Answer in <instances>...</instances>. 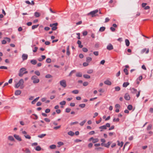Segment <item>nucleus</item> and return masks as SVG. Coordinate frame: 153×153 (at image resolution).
Here are the masks:
<instances>
[{
	"label": "nucleus",
	"mask_w": 153,
	"mask_h": 153,
	"mask_svg": "<svg viewBox=\"0 0 153 153\" xmlns=\"http://www.w3.org/2000/svg\"><path fill=\"white\" fill-rule=\"evenodd\" d=\"M58 25L57 23H55L53 24H51L50 25V27H52L53 26H56Z\"/></svg>",
	"instance_id": "c85d7f7f"
},
{
	"label": "nucleus",
	"mask_w": 153,
	"mask_h": 153,
	"mask_svg": "<svg viewBox=\"0 0 153 153\" xmlns=\"http://www.w3.org/2000/svg\"><path fill=\"white\" fill-rule=\"evenodd\" d=\"M99 141V140L98 139V138H95V139H94V140H93V141H92V142L93 143H95L97 142H98Z\"/></svg>",
	"instance_id": "4c0bfd02"
},
{
	"label": "nucleus",
	"mask_w": 153,
	"mask_h": 153,
	"mask_svg": "<svg viewBox=\"0 0 153 153\" xmlns=\"http://www.w3.org/2000/svg\"><path fill=\"white\" fill-rule=\"evenodd\" d=\"M21 93V91L19 90H16L15 91V95H19Z\"/></svg>",
	"instance_id": "a211bd4d"
},
{
	"label": "nucleus",
	"mask_w": 153,
	"mask_h": 153,
	"mask_svg": "<svg viewBox=\"0 0 153 153\" xmlns=\"http://www.w3.org/2000/svg\"><path fill=\"white\" fill-rule=\"evenodd\" d=\"M99 128L103 129H106L107 128L105 125H103L102 126H100L99 127Z\"/></svg>",
	"instance_id": "c9c22d12"
},
{
	"label": "nucleus",
	"mask_w": 153,
	"mask_h": 153,
	"mask_svg": "<svg viewBox=\"0 0 153 153\" xmlns=\"http://www.w3.org/2000/svg\"><path fill=\"white\" fill-rule=\"evenodd\" d=\"M22 134H24V136L26 138L30 139H31V137L29 135L27 134V133L25 131H23L22 130Z\"/></svg>",
	"instance_id": "39448f33"
},
{
	"label": "nucleus",
	"mask_w": 153,
	"mask_h": 153,
	"mask_svg": "<svg viewBox=\"0 0 153 153\" xmlns=\"http://www.w3.org/2000/svg\"><path fill=\"white\" fill-rule=\"evenodd\" d=\"M46 135V134H41L39 135L38 136V137L42 138Z\"/></svg>",
	"instance_id": "5701e85b"
},
{
	"label": "nucleus",
	"mask_w": 153,
	"mask_h": 153,
	"mask_svg": "<svg viewBox=\"0 0 153 153\" xmlns=\"http://www.w3.org/2000/svg\"><path fill=\"white\" fill-rule=\"evenodd\" d=\"M24 83V81L23 79H20L19 82L15 84V88H18L19 86L21 89H22L24 88V86H23V84Z\"/></svg>",
	"instance_id": "f257e3e1"
},
{
	"label": "nucleus",
	"mask_w": 153,
	"mask_h": 153,
	"mask_svg": "<svg viewBox=\"0 0 153 153\" xmlns=\"http://www.w3.org/2000/svg\"><path fill=\"white\" fill-rule=\"evenodd\" d=\"M52 27V30H55L57 29V27L56 26H53Z\"/></svg>",
	"instance_id": "680f3d73"
},
{
	"label": "nucleus",
	"mask_w": 153,
	"mask_h": 153,
	"mask_svg": "<svg viewBox=\"0 0 153 153\" xmlns=\"http://www.w3.org/2000/svg\"><path fill=\"white\" fill-rule=\"evenodd\" d=\"M34 16L36 17H38L40 16V14L39 13L36 12L34 13Z\"/></svg>",
	"instance_id": "412c9836"
},
{
	"label": "nucleus",
	"mask_w": 153,
	"mask_h": 153,
	"mask_svg": "<svg viewBox=\"0 0 153 153\" xmlns=\"http://www.w3.org/2000/svg\"><path fill=\"white\" fill-rule=\"evenodd\" d=\"M44 120L45 121L47 122H49L50 120L48 118H46L44 119Z\"/></svg>",
	"instance_id": "338daca9"
},
{
	"label": "nucleus",
	"mask_w": 153,
	"mask_h": 153,
	"mask_svg": "<svg viewBox=\"0 0 153 153\" xmlns=\"http://www.w3.org/2000/svg\"><path fill=\"white\" fill-rule=\"evenodd\" d=\"M72 92L74 94H77L79 93V91L77 90H73Z\"/></svg>",
	"instance_id": "f704fd0d"
},
{
	"label": "nucleus",
	"mask_w": 153,
	"mask_h": 153,
	"mask_svg": "<svg viewBox=\"0 0 153 153\" xmlns=\"http://www.w3.org/2000/svg\"><path fill=\"white\" fill-rule=\"evenodd\" d=\"M130 90L132 93L134 94H135L137 91V90L134 88H132L130 89Z\"/></svg>",
	"instance_id": "9b49d317"
},
{
	"label": "nucleus",
	"mask_w": 153,
	"mask_h": 153,
	"mask_svg": "<svg viewBox=\"0 0 153 153\" xmlns=\"http://www.w3.org/2000/svg\"><path fill=\"white\" fill-rule=\"evenodd\" d=\"M93 70L92 69L89 70L87 71V73L89 74H91L93 73Z\"/></svg>",
	"instance_id": "c03bdc74"
},
{
	"label": "nucleus",
	"mask_w": 153,
	"mask_h": 153,
	"mask_svg": "<svg viewBox=\"0 0 153 153\" xmlns=\"http://www.w3.org/2000/svg\"><path fill=\"white\" fill-rule=\"evenodd\" d=\"M35 74L38 76H39L40 75V73L38 71H35Z\"/></svg>",
	"instance_id": "79ce46f5"
},
{
	"label": "nucleus",
	"mask_w": 153,
	"mask_h": 153,
	"mask_svg": "<svg viewBox=\"0 0 153 153\" xmlns=\"http://www.w3.org/2000/svg\"><path fill=\"white\" fill-rule=\"evenodd\" d=\"M82 76V74L81 73H77L76 74V76L77 77H81Z\"/></svg>",
	"instance_id": "e433bc0d"
},
{
	"label": "nucleus",
	"mask_w": 153,
	"mask_h": 153,
	"mask_svg": "<svg viewBox=\"0 0 153 153\" xmlns=\"http://www.w3.org/2000/svg\"><path fill=\"white\" fill-rule=\"evenodd\" d=\"M26 69L24 68H21L19 70V76L22 77L23 75V72L26 70Z\"/></svg>",
	"instance_id": "423d86ee"
},
{
	"label": "nucleus",
	"mask_w": 153,
	"mask_h": 153,
	"mask_svg": "<svg viewBox=\"0 0 153 153\" xmlns=\"http://www.w3.org/2000/svg\"><path fill=\"white\" fill-rule=\"evenodd\" d=\"M93 145V144L92 143H90L88 144V147L89 148H91L92 147Z\"/></svg>",
	"instance_id": "bf43d9fd"
},
{
	"label": "nucleus",
	"mask_w": 153,
	"mask_h": 153,
	"mask_svg": "<svg viewBox=\"0 0 153 153\" xmlns=\"http://www.w3.org/2000/svg\"><path fill=\"white\" fill-rule=\"evenodd\" d=\"M92 60V58L91 57H88L86 58V62H90Z\"/></svg>",
	"instance_id": "4be33fe9"
},
{
	"label": "nucleus",
	"mask_w": 153,
	"mask_h": 153,
	"mask_svg": "<svg viewBox=\"0 0 153 153\" xmlns=\"http://www.w3.org/2000/svg\"><path fill=\"white\" fill-rule=\"evenodd\" d=\"M35 149L36 151H40L41 150V148L40 146H38L35 148Z\"/></svg>",
	"instance_id": "aec40b11"
},
{
	"label": "nucleus",
	"mask_w": 153,
	"mask_h": 153,
	"mask_svg": "<svg viewBox=\"0 0 153 153\" xmlns=\"http://www.w3.org/2000/svg\"><path fill=\"white\" fill-rule=\"evenodd\" d=\"M38 49V48L37 47H35L34 48V49L33 50V52H36L37 51V50Z\"/></svg>",
	"instance_id": "6e6d98bb"
},
{
	"label": "nucleus",
	"mask_w": 153,
	"mask_h": 153,
	"mask_svg": "<svg viewBox=\"0 0 153 153\" xmlns=\"http://www.w3.org/2000/svg\"><path fill=\"white\" fill-rule=\"evenodd\" d=\"M14 137L19 141H21L22 140L21 138L18 135L15 134L14 135Z\"/></svg>",
	"instance_id": "9d476101"
},
{
	"label": "nucleus",
	"mask_w": 153,
	"mask_h": 153,
	"mask_svg": "<svg viewBox=\"0 0 153 153\" xmlns=\"http://www.w3.org/2000/svg\"><path fill=\"white\" fill-rule=\"evenodd\" d=\"M95 149L96 150H97L98 151H100L101 150H103V148L101 147H96L95 148Z\"/></svg>",
	"instance_id": "b1692460"
},
{
	"label": "nucleus",
	"mask_w": 153,
	"mask_h": 153,
	"mask_svg": "<svg viewBox=\"0 0 153 153\" xmlns=\"http://www.w3.org/2000/svg\"><path fill=\"white\" fill-rule=\"evenodd\" d=\"M0 69H7V67L4 66H1L0 67Z\"/></svg>",
	"instance_id": "864d4df0"
},
{
	"label": "nucleus",
	"mask_w": 153,
	"mask_h": 153,
	"mask_svg": "<svg viewBox=\"0 0 153 153\" xmlns=\"http://www.w3.org/2000/svg\"><path fill=\"white\" fill-rule=\"evenodd\" d=\"M107 49L108 50H111L113 49V45L111 44H109L107 46Z\"/></svg>",
	"instance_id": "0eeeda50"
},
{
	"label": "nucleus",
	"mask_w": 153,
	"mask_h": 153,
	"mask_svg": "<svg viewBox=\"0 0 153 153\" xmlns=\"http://www.w3.org/2000/svg\"><path fill=\"white\" fill-rule=\"evenodd\" d=\"M82 51L85 52H86L88 51V50L87 48H82Z\"/></svg>",
	"instance_id": "8fccbe9b"
},
{
	"label": "nucleus",
	"mask_w": 153,
	"mask_h": 153,
	"mask_svg": "<svg viewBox=\"0 0 153 153\" xmlns=\"http://www.w3.org/2000/svg\"><path fill=\"white\" fill-rule=\"evenodd\" d=\"M125 42L126 43V45L127 47L130 44V42L129 40L128 39H126L125 40Z\"/></svg>",
	"instance_id": "2eb2a0df"
},
{
	"label": "nucleus",
	"mask_w": 153,
	"mask_h": 153,
	"mask_svg": "<svg viewBox=\"0 0 153 153\" xmlns=\"http://www.w3.org/2000/svg\"><path fill=\"white\" fill-rule=\"evenodd\" d=\"M119 119L118 118H117L116 119L115 118H114L113 119V121L114 122H118L119 121Z\"/></svg>",
	"instance_id": "603ef678"
},
{
	"label": "nucleus",
	"mask_w": 153,
	"mask_h": 153,
	"mask_svg": "<svg viewBox=\"0 0 153 153\" xmlns=\"http://www.w3.org/2000/svg\"><path fill=\"white\" fill-rule=\"evenodd\" d=\"M147 4L146 3H143L142 4V6L143 7H145Z\"/></svg>",
	"instance_id": "e2e57ef3"
},
{
	"label": "nucleus",
	"mask_w": 153,
	"mask_h": 153,
	"mask_svg": "<svg viewBox=\"0 0 153 153\" xmlns=\"http://www.w3.org/2000/svg\"><path fill=\"white\" fill-rule=\"evenodd\" d=\"M60 84L62 87L65 88L67 86L66 81L65 79H63L59 82Z\"/></svg>",
	"instance_id": "20e7f679"
},
{
	"label": "nucleus",
	"mask_w": 153,
	"mask_h": 153,
	"mask_svg": "<svg viewBox=\"0 0 153 153\" xmlns=\"http://www.w3.org/2000/svg\"><path fill=\"white\" fill-rule=\"evenodd\" d=\"M30 63L34 65H36L37 63V61L35 59H33L30 61Z\"/></svg>",
	"instance_id": "4468645a"
},
{
	"label": "nucleus",
	"mask_w": 153,
	"mask_h": 153,
	"mask_svg": "<svg viewBox=\"0 0 153 153\" xmlns=\"http://www.w3.org/2000/svg\"><path fill=\"white\" fill-rule=\"evenodd\" d=\"M111 143V142H110V141L108 142L107 144H105V146L108 148L109 147V146Z\"/></svg>",
	"instance_id": "6ab92c4d"
},
{
	"label": "nucleus",
	"mask_w": 153,
	"mask_h": 153,
	"mask_svg": "<svg viewBox=\"0 0 153 153\" xmlns=\"http://www.w3.org/2000/svg\"><path fill=\"white\" fill-rule=\"evenodd\" d=\"M129 83L128 82H124L123 85V87H126L129 85Z\"/></svg>",
	"instance_id": "dca6fc26"
},
{
	"label": "nucleus",
	"mask_w": 153,
	"mask_h": 153,
	"mask_svg": "<svg viewBox=\"0 0 153 153\" xmlns=\"http://www.w3.org/2000/svg\"><path fill=\"white\" fill-rule=\"evenodd\" d=\"M93 53L96 56H97L99 55V52L98 51H94L93 52Z\"/></svg>",
	"instance_id": "3c124183"
},
{
	"label": "nucleus",
	"mask_w": 153,
	"mask_h": 153,
	"mask_svg": "<svg viewBox=\"0 0 153 153\" xmlns=\"http://www.w3.org/2000/svg\"><path fill=\"white\" fill-rule=\"evenodd\" d=\"M45 77L46 78H50L52 77V76L50 74H47L45 76Z\"/></svg>",
	"instance_id": "473e14b6"
},
{
	"label": "nucleus",
	"mask_w": 153,
	"mask_h": 153,
	"mask_svg": "<svg viewBox=\"0 0 153 153\" xmlns=\"http://www.w3.org/2000/svg\"><path fill=\"white\" fill-rule=\"evenodd\" d=\"M104 84L108 85H110L111 84V82L108 80H106L104 81Z\"/></svg>",
	"instance_id": "ddd939ff"
},
{
	"label": "nucleus",
	"mask_w": 153,
	"mask_h": 153,
	"mask_svg": "<svg viewBox=\"0 0 153 153\" xmlns=\"http://www.w3.org/2000/svg\"><path fill=\"white\" fill-rule=\"evenodd\" d=\"M132 108L133 107L131 105H128L127 107V108L129 110H131L132 109Z\"/></svg>",
	"instance_id": "c756f323"
},
{
	"label": "nucleus",
	"mask_w": 153,
	"mask_h": 153,
	"mask_svg": "<svg viewBox=\"0 0 153 153\" xmlns=\"http://www.w3.org/2000/svg\"><path fill=\"white\" fill-rule=\"evenodd\" d=\"M88 62H85L83 63V65L85 67L88 65Z\"/></svg>",
	"instance_id": "4d7b16f0"
},
{
	"label": "nucleus",
	"mask_w": 153,
	"mask_h": 153,
	"mask_svg": "<svg viewBox=\"0 0 153 153\" xmlns=\"http://www.w3.org/2000/svg\"><path fill=\"white\" fill-rule=\"evenodd\" d=\"M75 72V70H73L71 71V72L70 73L69 76H71L72 74L74 73Z\"/></svg>",
	"instance_id": "052dcab7"
},
{
	"label": "nucleus",
	"mask_w": 153,
	"mask_h": 153,
	"mask_svg": "<svg viewBox=\"0 0 153 153\" xmlns=\"http://www.w3.org/2000/svg\"><path fill=\"white\" fill-rule=\"evenodd\" d=\"M68 134L71 136H73L74 135V133L72 131H70L68 132Z\"/></svg>",
	"instance_id": "2f4dec72"
},
{
	"label": "nucleus",
	"mask_w": 153,
	"mask_h": 153,
	"mask_svg": "<svg viewBox=\"0 0 153 153\" xmlns=\"http://www.w3.org/2000/svg\"><path fill=\"white\" fill-rule=\"evenodd\" d=\"M98 12V10H95L92 11L90 12V13L87 14V15L89 16L91 15L92 17H94L97 16L98 15L96 13Z\"/></svg>",
	"instance_id": "7ed1b4c3"
},
{
	"label": "nucleus",
	"mask_w": 153,
	"mask_h": 153,
	"mask_svg": "<svg viewBox=\"0 0 153 153\" xmlns=\"http://www.w3.org/2000/svg\"><path fill=\"white\" fill-rule=\"evenodd\" d=\"M88 33L87 31H84L83 32L82 34L83 36H85L87 35Z\"/></svg>",
	"instance_id": "69168bd1"
},
{
	"label": "nucleus",
	"mask_w": 153,
	"mask_h": 153,
	"mask_svg": "<svg viewBox=\"0 0 153 153\" xmlns=\"http://www.w3.org/2000/svg\"><path fill=\"white\" fill-rule=\"evenodd\" d=\"M123 71L125 73V74L126 75H128V70L126 68H124L123 70Z\"/></svg>",
	"instance_id": "58836bf2"
},
{
	"label": "nucleus",
	"mask_w": 153,
	"mask_h": 153,
	"mask_svg": "<svg viewBox=\"0 0 153 153\" xmlns=\"http://www.w3.org/2000/svg\"><path fill=\"white\" fill-rule=\"evenodd\" d=\"M46 62L48 63H50L51 62V59L49 58H48L46 59Z\"/></svg>",
	"instance_id": "de8ad7c7"
},
{
	"label": "nucleus",
	"mask_w": 153,
	"mask_h": 153,
	"mask_svg": "<svg viewBox=\"0 0 153 153\" xmlns=\"http://www.w3.org/2000/svg\"><path fill=\"white\" fill-rule=\"evenodd\" d=\"M105 28L104 27H100L99 29V31L100 32H103L105 30Z\"/></svg>",
	"instance_id": "393cba45"
},
{
	"label": "nucleus",
	"mask_w": 153,
	"mask_h": 153,
	"mask_svg": "<svg viewBox=\"0 0 153 153\" xmlns=\"http://www.w3.org/2000/svg\"><path fill=\"white\" fill-rule=\"evenodd\" d=\"M86 121V120H84L79 123L80 125L81 126H83Z\"/></svg>",
	"instance_id": "7c9ffc66"
},
{
	"label": "nucleus",
	"mask_w": 153,
	"mask_h": 153,
	"mask_svg": "<svg viewBox=\"0 0 153 153\" xmlns=\"http://www.w3.org/2000/svg\"><path fill=\"white\" fill-rule=\"evenodd\" d=\"M8 140L10 141H14V139L13 137L11 136H9L8 138Z\"/></svg>",
	"instance_id": "f8f14e48"
},
{
	"label": "nucleus",
	"mask_w": 153,
	"mask_h": 153,
	"mask_svg": "<svg viewBox=\"0 0 153 153\" xmlns=\"http://www.w3.org/2000/svg\"><path fill=\"white\" fill-rule=\"evenodd\" d=\"M83 76L86 79H89L90 78V76L88 74H84L83 75Z\"/></svg>",
	"instance_id": "bb28decb"
},
{
	"label": "nucleus",
	"mask_w": 153,
	"mask_h": 153,
	"mask_svg": "<svg viewBox=\"0 0 153 153\" xmlns=\"http://www.w3.org/2000/svg\"><path fill=\"white\" fill-rule=\"evenodd\" d=\"M88 82H84L83 83V85L84 86H86L88 85Z\"/></svg>",
	"instance_id": "13d9d810"
},
{
	"label": "nucleus",
	"mask_w": 153,
	"mask_h": 153,
	"mask_svg": "<svg viewBox=\"0 0 153 153\" xmlns=\"http://www.w3.org/2000/svg\"><path fill=\"white\" fill-rule=\"evenodd\" d=\"M56 147V146L55 145H52L50 146V148L51 149H55Z\"/></svg>",
	"instance_id": "a878e982"
},
{
	"label": "nucleus",
	"mask_w": 153,
	"mask_h": 153,
	"mask_svg": "<svg viewBox=\"0 0 153 153\" xmlns=\"http://www.w3.org/2000/svg\"><path fill=\"white\" fill-rule=\"evenodd\" d=\"M85 106V104H82L79 105V106L81 108H84Z\"/></svg>",
	"instance_id": "ea45409f"
},
{
	"label": "nucleus",
	"mask_w": 153,
	"mask_h": 153,
	"mask_svg": "<svg viewBox=\"0 0 153 153\" xmlns=\"http://www.w3.org/2000/svg\"><path fill=\"white\" fill-rule=\"evenodd\" d=\"M118 144L117 145L119 146H120L121 147H122L123 145V142H121V143H120L119 141H117Z\"/></svg>",
	"instance_id": "cd10ccee"
},
{
	"label": "nucleus",
	"mask_w": 153,
	"mask_h": 153,
	"mask_svg": "<svg viewBox=\"0 0 153 153\" xmlns=\"http://www.w3.org/2000/svg\"><path fill=\"white\" fill-rule=\"evenodd\" d=\"M42 105V103L40 102H38L36 103V105L37 106H40Z\"/></svg>",
	"instance_id": "774afa93"
},
{
	"label": "nucleus",
	"mask_w": 153,
	"mask_h": 153,
	"mask_svg": "<svg viewBox=\"0 0 153 153\" xmlns=\"http://www.w3.org/2000/svg\"><path fill=\"white\" fill-rule=\"evenodd\" d=\"M39 98V97H36V99H34L33 101H32L31 103L33 104H35L36 102L38 100Z\"/></svg>",
	"instance_id": "f3484780"
},
{
	"label": "nucleus",
	"mask_w": 153,
	"mask_h": 153,
	"mask_svg": "<svg viewBox=\"0 0 153 153\" xmlns=\"http://www.w3.org/2000/svg\"><path fill=\"white\" fill-rule=\"evenodd\" d=\"M66 104V102L65 101H63L59 103V104L61 105H65Z\"/></svg>",
	"instance_id": "a18cd8bd"
},
{
	"label": "nucleus",
	"mask_w": 153,
	"mask_h": 153,
	"mask_svg": "<svg viewBox=\"0 0 153 153\" xmlns=\"http://www.w3.org/2000/svg\"><path fill=\"white\" fill-rule=\"evenodd\" d=\"M124 98L126 100H129L130 99V97L128 93H126L125 95Z\"/></svg>",
	"instance_id": "6e6552de"
},
{
	"label": "nucleus",
	"mask_w": 153,
	"mask_h": 153,
	"mask_svg": "<svg viewBox=\"0 0 153 153\" xmlns=\"http://www.w3.org/2000/svg\"><path fill=\"white\" fill-rule=\"evenodd\" d=\"M39 25H33L32 26V29H33H33H34L35 28H37L38 27V26H39Z\"/></svg>",
	"instance_id": "72a5a7b5"
},
{
	"label": "nucleus",
	"mask_w": 153,
	"mask_h": 153,
	"mask_svg": "<svg viewBox=\"0 0 153 153\" xmlns=\"http://www.w3.org/2000/svg\"><path fill=\"white\" fill-rule=\"evenodd\" d=\"M78 122H72L71 123H70V125L71 126H72V125H75V124H78Z\"/></svg>",
	"instance_id": "09e8293b"
},
{
	"label": "nucleus",
	"mask_w": 153,
	"mask_h": 153,
	"mask_svg": "<svg viewBox=\"0 0 153 153\" xmlns=\"http://www.w3.org/2000/svg\"><path fill=\"white\" fill-rule=\"evenodd\" d=\"M25 151L27 153H30V150L27 148H26L25 149Z\"/></svg>",
	"instance_id": "37998d69"
},
{
	"label": "nucleus",
	"mask_w": 153,
	"mask_h": 153,
	"mask_svg": "<svg viewBox=\"0 0 153 153\" xmlns=\"http://www.w3.org/2000/svg\"><path fill=\"white\" fill-rule=\"evenodd\" d=\"M60 127H61V126H56V127H54L53 128L54 129L57 130L58 129L60 128Z\"/></svg>",
	"instance_id": "0e129e2a"
},
{
	"label": "nucleus",
	"mask_w": 153,
	"mask_h": 153,
	"mask_svg": "<svg viewBox=\"0 0 153 153\" xmlns=\"http://www.w3.org/2000/svg\"><path fill=\"white\" fill-rule=\"evenodd\" d=\"M115 90L116 91H119L120 90V88L119 86H117V87H115Z\"/></svg>",
	"instance_id": "a19ab883"
},
{
	"label": "nucleus",
	"mask_w": 153,
	"mask_h": 153,
	"mask_svg": "<svg viewBox=\"0 0 153 153\" xmlns=\"http://www.w3.org/2000/svg\"><path fill=\"white\" fill-rule=\"evenodd\" d=\"M71 110V109L69 108H66L65 110V111L66 112L69 113V112Z\"/></svg>",
	"instance_id": "5fc2aeb1"
},
{
	"label": "nucleus",
	"mask_w": 153,
	"mask_h": 153,
	"mask_svg": "<svg viewBox=\"0 0 153 153\" xmlns=\"http://www.w3.org/2000/svg\"><path fill=\"white\" fill-rule=\"evenodd\" d=\"M152 125L151 124L149 125L147 128V130H150L152 128Z\"/></svg>",
	"instance_id": "49530a36"
},
{
	"label": "nucleus",
	"mask_w": 153,
	"mask_h": 153,
	"mask_svg": "<svg viewBox=\"0 0 153 153\" xmlns=\"http://www.w3.org/2000/svg\"><path fill=\"white\" fill-rule=\"evenodd\" d=\"M28 57V55L26 54H23L22 55V58L23 60H26Z\"/></svg>",
	"instance_id": "1a4fd4ad"
},
{
	"label": "nucleus",
	"mask_w": 153,
	"mask_h": 153,
	"mask_svg": "<svg viewBox=\"0 0 153 153\" xmlns=\"http://www.w3.org/2000/svg\"><path fill=\"white\" fill-rule=\"evenodd\" d=\"M31 79L33 80V82L34 84L38 83L39 81V79L38 78L37 76L36 75L32 76Z\"/></svg>",
	"instance_id": "f03ea898"
}]
</instances>
